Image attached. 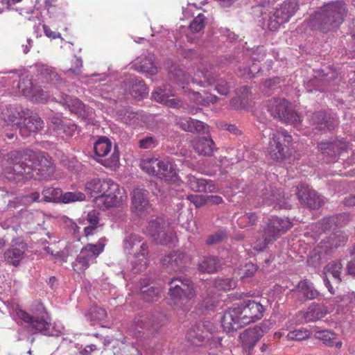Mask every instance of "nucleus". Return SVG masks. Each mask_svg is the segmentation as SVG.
I'll list each match as a JSON object with an SVG mask.
<instances>
[{"instance_id":"50","label":"nucleus","mask_w":355,"mask_h":355,"mask_svg":"<svg viewBox=\"0 0 355 355\" xmlns=\"http://www.w3.org/2000/svg\"><path fill=\"white\" fill-rule=\"evenodd\" d=\"M148 93V89L143 81H139L132 85V95L137 98H143Z\"/></svg>"},{"instance_id":"7","label":"nucleus","mask_w":355,"mask_h":355,"mask_svg":"<svg viewBox=\"0 0 355 355\" xmlns=\"http://www.w3.org/2000/svg\"><path fill=\"white\" fill-rule=\"evenodd\" d=\"M292 227V223L286 218L272 216L268 218L266 226L261 234V238L257 239L254 249L263 250L270 243L275 241L282 233Z\"/></svg>"},{"instance_id":"60","label":"nucleus","mask_w":355,"mask_h":355,"mask_svg":"<svg viewBox=\"0 0 355 355\" xmlns=\"http://www.w3.org/2000/svg\"><path fill=\"white\" fill-rule=\"evenodd\" d=\"M187 199L193 202L196 207H200L205 203V199L202 195H189Z\"/></svg>"},{"instance_id":"29","label":"nucleus","mask_w":355,"mask_h":355,"mask_svg":"<svg viewBox=\"0 0 355 355\" xmlns=\"http://www.w3.org/2000/svg\"><path fill=\"white\" fill-rule=\"evenodd\" d=\"M187 178L189 187L194 191L211 193L217 191V187L210 180L198 178L193 175H189Z\"/></svg>"},{"instance_id":"28","label":"nucleus","mask_w":355,"mask_h":355,"mask_svg":"<svg viewBox=\"0 0 355 355\" xmlns=\"http://www.w3.org/2000/svg\"><path fill=\"white\" fill-rule=\"evenodd\" d=\"M185 259L186 257L183 253L173 252L165 256L162 259V263L163 266L169 271H178L184 266Z\"/></svg>"},{"instance_id":"58","label":"nucleus","mask_w":355,"mask_h":355,"mask_svg":"<svg viewBox=\"0 0 355 355\" xmlns=\"http://www.w3.org/2000/svg\"><path fill=\"white\" fill-rule=\"evenodd\" d=\"M87 220L91 225L97 227L99 222V212L96 210L89 211L87 215Z\"/></svg>"},{"instance_id":"32","label":"nucleus","mask_w":355,"mask_h":355,"mask_svg":"<svg viewBox=\"0 0 355 355\" xmlns=\"http://www.w3.org/2000/svg\"><path fill=\"white\" fill-rule=\"evenodd\" d=\"M288 105L289 103L285 98H273L268 105V110L271 115L281 121L288 111Z\"/></svg>"},{"instance_id":"61","label":"nucleus","mask_w":355,"mask_h":355,"mask_svg":"<svg viewBox=\"0 0 355 355\" xmlns=\"http://www.w3.org/2000/svg\"><path fill=\"white\" fill-rule=\"evenodd\" d=\"M40 193L37 191L33 192L28 195H26L22 198V202L24 204H31L34 202L39 201Z\"/></svg>"},{"instance_id":"54","label":"nucleus","mask_w":355,"mask_h":355,"mask_svg":"<svg viewBox=\"0 0 355 355\" xmlns=\"http://www.w3.org/2000/svg\"><path fill=\"white\" fill-rule=\"evenodd\" d=\"M90 315L91 319L94 321H103L107 318L106 311L101 307H94Z\"/></svg>"},{"instance_id":"59","label":"nucleus","mask_w":355,"mask_h":355,"mask_svg":"<svg viewBox=\"0 0 355 355\" xmlns=\"http://www.w3.org/2000/svg\"><path fill=\"white\" fill-rule=\"evenodd\" d=\"M83 67V60L80 58H75L73 61V66H72L67 71L71 72L75 75L80 73V69Z\"/></svg>"},{"instance_id":"24","label":"nucleus","mask_w":355,"mask_h":355,"mask_svg":"<svg viewBox=\"0 0 355 355\" xmlns=\"http://www.w3.org/2000/svg\"><path fill=\"white\" fill-rule=\"evenodd\" d=\"M111 179L93 178L88 179L85 184V191L92 196H101L110 189Z\"/></svg>"},{"instance_id":"27","label":"nucleus","mask_w":355,"mask_h":355,"mask_svg":"<svg viewBox=\"0 0 355 355\" xmlns=\"http://www.w3.org/2000/svg\"><path fill=\"white\" fill-rule=\"evenodd\" d=\"M327 314V307L319 304H311L306 310L300 313L305 322H316Z\"/></svg>"},{"instance_id":"26","label":"nucleus","mask_w":355,"mask_h":355,"mask_svg":"<svg viewBox=\"0 0 355 355\" xmlns=\"http://www.w3.org/2000/svg\"><path fill=\"white\" fill-rule=\"evenodd\" d=\"M175 124L182 130L192 133H205L208 131V125L203 122L189 117H178Z\"/></svg>"},{"instance_id":"31","label":"nucleus","mask_w":355,"mask_h":355,"mask_svg":"<svg viewBox=\"0 0 355 355\" xmlns=\"http://www.w3.org/2000/svg\"><path fill=\"white\" fill-rule=\"evenodd\" d=\"M154 60L155 58L152 54L141 56L136 59L133 64V67L139 72L154 75L157 72V68Z\"/></svg>"},{"instance_id":"15","label":"nucleus","mask_w":355,"mask_h":355,"mask_svg":"<svg viewBox=\"0 0 355 355\" xmlns=\"http://www.w3.org/2000/svg\"><path fill=\"white\" fill-rule=\"evenodd\" d=\"M144 233L162 244H168L173 239L168 223L162 218H156L149 221Z\"/></svg>"},{"instance_id":"14","label":"nucleus","mask_w":355,"mask_h":355,"mask_svg":"<svg viewBox=\"0 0 355 355\" xmlns=\"http://www.w3.org/2000/svg\"><path fill=\"white\" fill-rule=\"evenodd\" d=\"M112 143L110 140L105 137H100L94 144V151L97 156L101 157L98 160L101 164L111 169H116L119 163V154L116 147L110 157H106L107 154L111 151Z\"/></svg>"},{"instance_id":"4","label":"nucleus","mask_w":355,"mask_h":355,"mask_svg":"<svg viewBox=\"0 0 355 355\" xmlns=\"http://www.w3.org/2000/svg\"><path fill=\"white\" fill-rule=\"evenodd\" d=\"M141 236L130 234L123 241V251L127 254H133L132 270L135 273L146 269L149 262V250L147 244L142 242Z\"/></svg>"},{"instance_id":"53","label":"nucleus","mask_w":355,"mask_h":355,"mask_svg":"<svg viewBox=\"0 0 355 355\" xmlns=\"http://www.w3.org/2000/svg\"><path fill=\"white\" fill-rule=\"evenodd\" d=\"M64 123L60 118L57 116H53L50 119L49 124V130H53L58 135L61 134V130Z\"/></svg>"},{"instance_id":"52","label":"nucleus","mask_w":355,"mask_h":355,"mask_svg":"<svg viewBox=\"0 0 355 355\" xmlns=\"http://www.w3.org/2000/svg\"><path fill=\"white\" fill-rule=\"evenodd\" d=\"M281 121L286 123L291 124L295 127H297L301 123L300 116L297 113L290 109L286 112L285 117H283Z\"/></svg>"},{"instance_id":"16","label":"nucleus","mask_w":355,"mask_h":355,"mask_svg":"<svg viewBox=\"0 0 355 355\" xmlns=\"http://www.w3.org/2000/svg\"><path fill=\"white\" fill-rule=\"evenodd\" d=\"M298 8V4L295 0L285 1L280 8L269 17L268 28L270 30L275 31L281 25L286 23Z\"/></svg>"},{"instance_id":"10","label":"nucleus","mask_w":355,"mask_h":355,"mask_svg":"<svg viewBox=\"0 0 355 355\" xmlns=\"http://www.w3.org/2000/svg\"><path fill=\"white\" fill-rule=\"evenodd\" d=\"M166 322V315L162 312L154 311L137 315L134 319L133 326L138 331L153 334L158 332Z\"/></svg>"},{"instance_id":"62","label":"nucleus","mask_w":355,"mask_h":355,"mask_svg":"<svg viewBox=\"0 0 355 355\" xmlns=\"http://www.w3.org/2000/svg\"><path fill=\"white\" fill-rule=\"evenodd\" d=\"M164 105L172 108H180L182 107L183 102L180 98H169Z\"/></svg>"},{"instance_id":"43","label":"nucleus","mask_w":355,"mask_h":355,"mask_svg":"<svg viewBox=\"0 0 355 355\" xmlns=\"http://www.w3.org/2000/svg\"><path fill=\"white\" fill-rule=\"evenodd\" d=\"M325 271L330 273L334 279L338 282H340L341 273L343 271V264L340 261H334L327 264L324 268Z\"/></svg>"},{"instance_id":"18","label":"nucleus","mask_w":355,"mask_h":355,"mask_svg":"<svg viewBox=\"0 0 355 355\" xmlns=\"http://www.w3.org/2000/svg\"><path fill=\"white\" fill-rule=\"evenodd\" d=\"M196 76L202 78L203 80H200L199 83L205 84L209 85H214L216 90L218 93L222 95H227L230 92L231 88V83L229 82L225 77H220L214 71V69L210 67L209 70H198Z\"/></svg>"},{"instance_id":"30","label":"nucleus","mask_w":355,"mask_h":355,"mask_svg":"<svg viewBox=\"0 0 355 355\" xmlns=\"http://www.w3.org/2000/svg\"><path fill=\"white\" fill-rule=\"evenodd\" d=\"M193 150L200 155L211 156L216 150L215 144L211 138L198 137L192 141Z\"/></svg>"},{"instance_id":"21","label":"nucleus","mask_w":355,"mask_h":355,"mask_svg":"<svg viewBox=\"0 0 355 355\" xmlns=\"http://www.w3.org/2000/svg\"><path fill=\"white\" fill-rule=\"evenodd\" d=\"M261 198L263 199L262 203L264 205H275V207L278 206L280 209L291 208L290 198L285 197L284 191H282L281 188L275 190L270 188L269 191L266 189V191L262 193Z\"/></svg>"},{"instance_id":"63","label":"nucleus","mask_w":355,"mask_h":355,"mask_svg":"<svg viewBox=\"0 0 355 355\" xmlns=\"http://www.w3.org/2000/svg\"><path fill=\"white\" fill-rule=\"evenodd\" d=\"M43 30H44V33L45 35L47 36L48 37L53 38V39L60 37V34L59 33H55L54 31H52L51 30V28L45 24L43 25Z\"/></svg>"},{"instance_id":"49","label":"nucleus","mask_w":355,"mask_h":355,"mask_svg":"<svg viewBox=\"0 0 355 355\" xmlns=\"http://www.w3.org/2000/svg\"><path fill=\"white\" fill-rule=\"evenodd\" d=\"M206 18L202 14H198L190 24L189 28L193 33H198L204 28Z\"/></svg>"},{"instance_id":"41","label":"nucleus","mask_w":355,"mask_h":355,"mask_svg":"<svg viewBox=\"0 0 355 355\" xmlns=\"http://www.w3.org/2000/svg\"><path fill=\"white\" fill-rule=\"evenodd\" d=\"M121 121L128 125H135L139 121V114L130 109H123L118 112Z\"/></svg>"},{"instance_id":"20","label":"nucleus","mask_w":355,"mask_h":355,"mask_svg":"<svg viewBox=\"0 0 355 355\" xmlns=\"http://www.w3.org/2000/svg\"><path fill=\"white\" fill-rule=\"evenodd\" d=\"M148 191L135 189L132 196V209L138 216L143 217L149 213L150 205L148 198Z\"/></svg>"},{"instance_id":"17","label":"nucleus","mask_w":355,"mask_h":355,"mask_svg":"<svg viewBox=\"0 0 355 355\" xmlns=\"http://www.w3.org/2000/svg\"><path fill=\"white\" fill-rule=\"evenodd\" d=\"M1 80L5 82V86L11 85L12 83L17 82V87L21 92L25 96L35 95V100L40 102L45 101L49 98L46 92L33 88V83L29 78H24L21 82L19 77L13 74L12 76H4L1 77Z\"/></svg>"},{"instance_id":"39","label":"nucleus","mask_w":355,"mask_h":355,"mask_svg":"<svg viewBox=\"0 0 355 355\" xmlns=\"http://www.w3.org/2000/svg\"><path fill=\"white\" fill-rule=\"evenodd\" d=\"M298 289L308 300L315 299L319 295V292L314 288L313 284L306 280L301 281L298 284Z\"/></svg>"},{"instance_id":"33","label":"nucleus","mask_w":355,"mask_h":355,"mask_svg":"<svg viewBox=\"0 0 355 355\" xmlns=\"http://www.w3.org/2000/svg\"><path fill=\"white\" fill-rule=\"evenodd\" d=\"M35 69L38 75L47 83L56 84L60 80L59 76L53 67L42 63H37Z\"/></svg>"},{"instance_id":"55","label":"nucleus","mask_w":355,"mask_h":355,"mask_svg":"<svg viewBox=\"0 0 355 355\" xmlns=\"http://www.w3.org/2000/svg\"><path fill=\"white\" fill-rule=\"evenodd\" d=\"M77 130L76 124L71 121H64V123L61 130V134L63 133L67 137L73 136Z\"/></svg>"},{"instance_id":"2","label":"nucleus","mask_w":355,"mask_h":355,"mask_svg":"<svg viewBox=\"0 0 355 355\" xmlns=\"http://www.w3.org/2000/svg\"><path fill=\"white\" fill-rule=\"evenodd\" d=\"M265 309L254 300L244 301L237 306L229 309L222 318V327L226 331H234L260 320Z\"/></svg>"},{"instance_id":"40","label":"nucleus","mask_w":355,"mask_h":355,"mask_svg":"<svg viewBox=\"0 0 355 355\" xmlns=\"http://www.w3.org/2000/svg\"><path fill=\"white\" fill-rule=\"evenodd\" d=\"M5 121L10 123H15L18 119H22L28 115L21 107H10L3 112Z\"/></svg>"},{"instance_id":"35","label":"nucleus","mask_w":355,"mask_h":355,"mask_svg":"<svg viewBox=\"0 0 355 355\" xmlns=\"http://www.w3.org/2000/svg\"><path fill=\"white\" fill-rule=\"evenodd\" d=\"M311 121L313 124L320 125H324L321 127V129L327 128L328 130H332L336 124L337 123V119L336 117H331L327 115L324 112H318L313 113L312 115Z\"/></svg>"},{"instance_id":"34","label":"nucleus","mask_w":355,"mask_h":355,"mask_svg":"<svg viewBox=\"0 0 355 355\" xmlns=\"http://www.w3.org/2000/svg\"><path fill=\"white\" fill-rule=\"evenodd\" d=\"M318 146L323 154L331 157H336L337 155H340L343 150L346 149L345 144L340 141L322 142Z\"/></svg>"},{"instance_id":"42","label":"nucleus","mask_w":355,"mask_h":355,"mask_svg":"<svg viewBox=\"0 0 355 355\" xmlns=\"http://www.w3.org/2000/svg\"><path fill=\"white\" fill-rule=\"evenodd\" d=\"M42 194L43 200L47 202H60L62 196V190L59 188L46 187Z\"/></svg>"},{"instance_id":"57","label":"nucleus","mask_w":355,"mask_h":355,"mask_svg":"<svg viewBox=\"0 0 355 355\" xmlns=\"http://www.w3.org/2000/svg\"><path fill=\"white\" fill-rule=\"evenodd\" d=\"M225 233L219 231L209 236L206 241V243L208 245H214L219 243L225 238Z\"/></svg>"},{"instance_id":"22","label":"nucleus","mask_w":355,"mask_h":355,"mask_svg":"<svg viewBox=\"0 0 355 355\" xmlns=\"http://www.w3.org/2000/svg\"><path fill=\"white\" fill-rule=\"evenodd\" d=\"M296 191L299 200L310 209H318L324 202L322 196L318 195L314 190L309 189L308 187L302 186L301 189L300 190L297 188Z\"/></svg>"},{"instance_id":"37","label":"nucleus","mask_w":355,"mask_h":355,"mask_svg":"<svg viewBox=\"0 0 355 355\" xmlns=\"http://www.w3.org/2000/svg\"><path fill=\"white\" fill-rule=\"evenodd\" d=\"M152 96L155 101L164 105L170 96H175V94L170 85H164L163 87L156 88Z\"/></svg>"},{"instance_id":"56","label":"nucleus","mask_w":355,"mask_h":355,"mask_svg":"<svg viewBox=\"0 0 355 355\" xmlns=\"http://www.w3.org/2000/svg\"><path fill=\"white\" fill-rule=\"evenodd\" d=\"M157 145V140L153 137H146L139 142V146L143 149L154 148Z\"/></svg>"},{"instance_id":"1","label":"nucleus","mask_w":355,"mask_h":355,"mask_svg":"<svg viewBox=\"0 0 355 355\" xmlns=\"http://www.w3.org/2000/svg\"><path fill=\"white\" fill-rule=\"evenodd\" d=\"M36 166L46 170L49 175L54 172L53 162L45 152L30 149L12 151L8 154V159L3 164V173L10 180L24 175L27 178Z\"/></svg>"},{"instance_id":"48","label":"nucleus","mask_w":355,"mask_h":355,"mask_svg":"<svg viewBox=\"0 0 355 355\" xmlns=\"http://www.w3.org/2000/svg\"><path fill=\"white\" fill-rule=\"evenodd\" d=\"M257 270L255 265L252 263H245L238 270V275L240 276L241 280L250 277L254 275Z\"/></svg>"},{"instance_id":"11","label":"nucleus","mask_w":355,"mask_h":355,"mask_svg":"<svg viewBox=\"0 0 355 355\" xmlns=\"http://www.w3.org/2000/svg\"><path fill=\"white\" fill-rule=\"evenodd\" d=\"M110 184L107 191L94 198L96 206L103 210L119 207L127 200V195L123 188H121L113 180Z\"/></svg>"},{"instance_id":"51","label":"nucleus","mask_w":355,"mask_h":355,"mask_svg":"<svg viewBox=\"0 0 355 355\" xmlns=\"http://www.w3.org/2000/svg\"><path fill=\"white\" fill-rule=\"evenodd\" d=\"M171 77L180 85L188 84L189 76L182 69H175L171 71Z\"/></svg>"},{"instance_id":"64","label":"nucleus","mask_w":355,"mask_h":355,"mask_svg":"<svg viewBox=\"0 0 355 355\" xmlns=\"http://www.w3.org/2000/svg\"><path fill=\"white\" fill-rule=\"evenodd\" d=\"M242 220L248 221L249 225H253L257 221V216L254 213H250L244 215Z\"/></svg>"},{"instance_id":"45","label":"nucleus","mask_w":355,"mask_h":355,"mask_svg":"<svg viewBox=\"0 0 355 355\" xmlns=\"http://www.w3.org/2000/svg\"><path fill=\"white\" fill-rule=\"evenodd\" d=\"M214 286L217 289L229 291L236 288V282L232 278H217L214 281Z\"/></svg>"},{"instance_id":"5","label":"nucleus","mask_w":355,"mask_h":355,"mask_svg":"<svg viewBox=\"0 0 355 355\" xmlns=\"http://www.w3.org/2000/svg\"><path fill=\"white\" fill-rule=\"evenodd\" d=\"M15 312L17 318L28 324L31 330L35 332L56 337L62 334L64 327L60 324H51L48 314L45 312L37 317H33L24 310L18 308L15 309Z\"/></svg>"},{"instance_id":"8","label":"nucleus","mask_w":355,"mask_h":355,"mask_svg":"<svg viewBox=\"0 0 355 355\" xmlns=\"http://www.w3.org/2000/svg\"><path fill=\"white\" fill-rule=\"evenodd\" d=\"M168 293L173 302L180 307L185 306L196 295L194 284L188 278L177 277L169 282Z\"/></svg>"},{"instance_id":"19","label":"nucleus","mask_w":355,"mask_h":355,"mask_svg":"<svg viewBox=\"0 0 355 355\" xmlns=\"http://www.w3.org/2000/svg\"><path fill=\"white\" fill-rule=\"evenodd\" d=\"M16 124L23 137L35 135L44 127V121L37 114L26 116L22 122H17Z\"/></svg>"},{"instance_id":"13","label":"nucleus","mask_w":355,"mask_h":355,"mask_svg":"<svg viewBox=\"0 0 355 355\" xmlns=\"http://www.w3.org/2000/svg\"><path fill=\"white\" fill-rule=\"evenodd\" d=\"M105 245L100 241L96 244H87L83 248L73 263L76 271L84 272L104 250Z\"/></svg>"},{"instance_id":"25","label":"nucleus","mask_w":355,"mask_h":355,"mask_svg":"<svg viewBox=\"0 0 355 355\" xmlns=\"http://www.w3.org/2000/svg\"><path fill=\"white\" fill-rule=\"evenodd\" d=\"M12 247L5 252L4 258L7 262L17 266L24 258L26 245L22 241L17 242V240H12Z\"/></svg>"},{"instance_id":"6","label":"nucleus","mask_w":355,"mask_h":355,"mask_svg":"<svg viewBox=\"0 0 355 355\" xmlns=\"http://www.w3.org/2000/svg\"><path fill=\"white\" fill-rule=\"evenodd\" d=\"M143 171L151 175L157 176L166 182L178 180L176 165L173 164L169 158H146L140 163Z\"/></svg>"},{"instance_id":"3","label":"nucleus","mask_w":355,"mask_h":355,"mask_svg":"<svg viewBox=\"0 0 355 355\" xmlns=\"http://www.w3.org/2000/svg\"><path fill=\"white\" fill-rule=\"evenodd\" d=\"M347 14L343 1H333L324 5L316 12L311 19V25L323 33L338 28Z\"/></svg>"},{"instance_id":"12","label":"nucleus","mask_w":355,"mask_h":355,"mask_svg":"<svg viewBox=\"0 0 355 355\" xmlns=\"http://www.w3.org/2000/svg\"><path fill=\"white\" fill-rule=\"evenodd\" d=\"M292 137L286 130H275L268 145V153L275 160L284 159L288 153V145L291 144Z\"/></svg>"},{"instance_id":"36","label":"nucleus","mask_w":355,"mask_h":355,"mask_svg":"<svg viewBox=\"0 0 355 355\" xmlns=\"http://www.w3.org/2000/svg\"><path fill=\"white\" fill-rule=\"evenodd\" d=\"M220 260L213 256L204 257L198 263V269L200 272L212 273L216 272L220 268Z\"/></svg>"},{"instance_id":"44","label":"nucleus","mask_w":355,"mask_h":355,"mask_svg":"<svg viewBox=\"0 0 355 355\" xmlns=\"http://www.w3.org/2000/svg\"><path fill=\"white\" fill-rule=\"evenodd\" d=\"M315 338L322 341L323 344L328 347H334V340L336 338V334L330 330H322L316 331Z\"/></svg>"},{"instance_id":"46","label":"nucleus","mask_w":355,"mask_h":355,"mask_svg":"<svg viewBox=\"0 0 355 355\" xmlns=\"http://www.w3.org/2000/svg\"><path fill=\"white\" fill-rule=\"evenodd\" d=\"M85 200V195L82 192H66L62 193L60 202L71 203L77 201H83Z\"/></svg>"},{"instance_id":"23","label":"nucleus","mask_w":355,"mask_h":355,"mask_svg":"<svg viewBox=\"0 0 355 355\" xmlns=\"http://www.w3.org/2000/svg\"><path fill=\"white\" fill-rule=\"evenodd\" d=\"M263 335V331L260 327H254L245 330L239 336L243 349L250 352Z\"/></svg>"},{"instance_id":"38","label":"nucleus","mask_w":355,"mask_h":355,"mask_svg":"<svg viewBox=\"0 0 355 355\" xmlns=\"http://www.w3.org/2000/svg\"><path fill=\"white\" fill-rule=\"evenodd\" d=\"M162 290L159 287L144 286L141 287V297L147 302L157 301L161 295Z\"/></svg>"},{"instance_id":"9","label":"nucleus","mask_w":355,"mask_h":355,"mask_svg":"<svg viewBox=\"0 0 355 355\" xmlns=\"http://www.w3.org/2000/svg\"><path fill=\"white\" fill-rule=\"evenodd\" d=\"M216 330V327L212 322L205 321L191 328L186 337L194 345H207L215 347L220 344L219 338L214 335Z\"/></svg>"},{"instance_id":"47","label":"nucleus","mask_w":355,"mask_h":355,"mask_svg":"<svg viewBox=\"0 0 355 355\" xmlns=\"http://www.w3.org/2000/svg\"><path fill=\"white\" fill-rule=\"evenodd\" d=\"M311 332L307 329L302 328L290 331L287 338L291 340H303L309 338Z\"/></svg>"}]
</instances>
